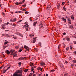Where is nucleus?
Masks as SVG:
<instances>
[{"mask_svg": "<svg viewBox=\"0 0 76 76\" xmlns=\"http://www.w3.org/2000/svg\"><path fill=\"white\" fill-rule=\"evenodd\" d=\"M22 74V70H18L16 73L14 74L13 76H21Z\"/></svg>", "mask_w": 76, "mask_h": 76, "instance_id": "f257e3e1", "label": "nucleus"}, {"mask_svg": "<svg viewBox=\"0 0 76 76\" xmlns=\"http://www.w3.org/2000/svg\"><path fill=\"white\" fill-rule=\"evenodd\" d=\"M28 23V22H26L24 23V24L26 25L24 26H23L24 28H26V31L28 30V26H29V25L28 24H27Z\"/></svg>", "mask_w": 76, "mask_h": 76, "instance_id": "f03ea898", "label": "nucleus"}, {"mask_svg": "<svg viewBox=\"0 0 76 76\" xmlns=\"http://www.w3.org/2000/svg\"><path fill=\"white\" fill-rule=\"evenodd\" d=\"M24 48L25 49H26L25 50V51H29V47H28V46L26 45H25L24 46Z\"/></svg>", "mask_w": 76, "mask_h": 76, "instance_id": "7ed1b4c3", "label": "nucleus"}, {"mask_svg": "<svg viewBox=\"0 0 76 76\" xmlns=\"http://www.w3.org/2000/svg\"><path fill=\"white\" fill-rule=\"evenodd\" d=\"M15 34L16 35H19V36H21V37H23V35L20 33L19 32H16L15 33Z\"/></svg>", "mask_w": 76, "mask_h": 76, "instance_id": "20e7f679", "label": "nucleus"}, {"mask_svg": "<svg viewBox=\"0 0 76 76\" xmlns=\"http://www.w3.org/2000/svg\"><path fill=\"white\" fill-rule=\"evenodd\" d=\"M11 20H12V22H16V18H15L14 19H13L12 20V19H11Z\"/></svg>", "mask_w": 76, "mask_h": 76, "instance_id": "39448f33", "label": "nucleus"}, {"mask_svg": "<svg viewBox=\"0 0 76 76\" xmlns=\"http://www.w3.org/2000/svg\"><path fill=\"white\" fill-rule=\"evenodd\" d=\"M12 37L13 38H14V39H17V38H18V37L16 36L15 35H13L12 36Z\"/></svg>", "mask_w": 76, "mask_h": 76, "instance_id": "423d86ee", "label": "nucleus"}, {"mask_svg": "<svg viewBox=\"0 0 76 76\" xmlns=\"http://www.w3.org/2000/svg\"><path fill=\"white\" fill-rule=\"evenodd\" d=\"M6 53H7V54H10V51L8 50H6L5 51Z\"/></svg>", "mask_w": 76, "mask_h": 76, "instance_id": "0eeeda50", "label": "nucleus"}, {"mask_svg": "<svg viewBox=\"0 0 76 76\" xmlns=\"http://www.w3.org/2000/svg\"><path fill=\"white\" fill-rule=\"evenodd\" d=\"M40 64L42 66H45V63H44V62H41Z\"/></svg>", "mask_w": 76, "mask_h": 76, "instance_id": "6e6552de", "label": "nucleus"}, {"mask_svg": "<svg viewBox=\"0 0 76 76\" xmlns=\"http://www.w3.org/2000/svg\"><path fill=\"white\" fill-rule=\"evenodd\" d=\"M34 39V40L32 42V43H35L36 41V37H34L33 38Z\"/></svg>", "mask_w": 76, "mask_h": 76, "instance_id": "1a4fd4ad", "label": "nucleus"}, {"mask_svg": "<svg viewBox=\"0 0 76 76\" xmlns=\"http://www.w3.org/2000/svg\"><path fill=\"white\" fill-rule=\"evenodd\" d=\"M68 22L69 24H71V20L70 18H68Z\"/></svg>", "mask_w": 76, "mask_h": 76, "instance_id": "9d476101", "label": "nucleus"}, {"mask_svg": "<svg viewBox=\"0 0 76 76\" xmlns=\"http://www.w3.org/2000/svg\"><path fill=\"white\" fill-rule=\"evenodd\" d=\"M9 43V42L7 41V40H5V42H4V45H6V44H7Z\"/></svg>", "mask_w": 76, "mask_h": 76, "instance_id": "9b49d317", "label": "nucleus"}, {"mask_svg": "<svg viewBox=\"0 0 76 76\" xmlns=\"http://www.w3.org/2000/svg\"><path fill=\"white\" fill-rule=\"evenodd\" d=\"M70 38H68V37H66V39L68 41H70Z\"/></svg>", "mask_w": 76, "mask_h": 76, "instance_id": "f8f14e48", "label": "nucleus"}, {"mask_svg": "<svg viewBox=\"0 0 76 76\" xmlns=\"http://www.w3.org/2000/svg\"><path fill=\"white\" fill-rule=\"evenodd\" d=\"M37 70H41V71H42V69L40 67H38L37 68Z\"/></svg>", "mask_w": 76, "mask_h": 76, "instance_id": "ddd939ff", "label": "nucleus"}, {"mask_svg": "<svg viewBox=\"0 0 76 76\" xmlns=\"http://www.w3.org/2000/svg\"><path fill=\"white\" fill-rule=\"evenodd\" d=\"M50 7H51V5H48V6L47 9H50Z\"/></svg>", "mask_w": 76, "mask_h": 76, "instance_id": "4468645a", "label": "nucleus"}, {"mask_svg": "<svg viewBox=\"0 0 76 76\" xmlns=\"http://www.w3.org/2000/svg\"><path fill=\"white\" fill-rule=\"evenodd\" d=\"M6 28V27H5V26H3L2 27L1 29H4Z\"/></svg>", "mask_w": 76, "mask_h": 76, "instance_id": "2eb2a0df", "label": "nucleus"}, {"mask_svg": "<svg viewBox=\"0 0 76 76\" xmlns=\"http://www.w3.org/2000/svg\"><path fill=\"white\" fill-rule=\"evenodd\" d=\"M37 22H34L33 23L34 26H35V25H37Z\"/></svg>", "mask_w": 76, "mask_h": 76, "instance_id": "dca6fc26", "label": "nucleus"}, {"mask_svg": "<svg viewBox=\"0 0 76 76\" xmlns=\"http://www.w3.org/2000/svg\"><path fill=\"white\" fill-rule=\"evenodd\" d=\"M40 25V28H42L43 27V25H42V23H40L39 25Z\"/></svg>", "mask_w": 76, "mask_h": 76, "instance_id": "f3484780", "label": "nucleus"}, {"mask_svg": "<svg viewBox=\"0 0 76 76\" xmlns=\"http://www.w3.org/2000/svg\"><path fill=\"white\" fill-rule=\"evenodd\" d=\"M5 37L7 38H8L10 37V36H9L8 34H6L5 35Z\"/></svg>", "mask_w": 76, "mask_h": 76, "instance_id": "a211bd4d", "label": "nucleus"}, {"mask_svg": "<svg viewBox=\"0 0 76 76\" xmlns=\"http://www.w3.org/2000/svg\"><path fill=\"white\" fill-rule=\"evenodd\" d=\"M30 66H34V64L32 62H31L30 64Z\"/></svg>", "mask_w": 76, "mask_h": 76, "instance_id": "6ab92c4d", "label": "nucleus"}, {"mask_svg": "<svg viewBox=\"0 0 76 76\" xmlns=\"http://www.w3.org/2000/svg\"><path fill=\"white\" fill-rule=\"evenodd\" d=\"M69 26H70V28H71V29H73V25H71L70 26V25L69 24Z\"/></svg>", "mask_w": 76, "mask_h": 76, "instance_id": "aec40b11", "label": "nucleus"}, {"mask_svg": "<svg viewBox=\"0 0 76 76\" xmlns=\"http://www.w3.org/2000/svg\"><path fill=\"white\" fill-rule=\"evenodd\" d=\"M23 12H26V9H23V10H22Z\"/></svg>", "mask_w": 76, "mask_h": 76, "instance_id": "412c9836", "label": "nucleus"}, {"mask_svg": "<svg viewBox=\"0 0 76 76\" xmlns=\"http://www.w3.org/2000/svg\"><path fill=\"white\" fill-rule=\"evenodd\" d=\"M28 70L27 69H26L25 70H24V72H25V73H26V72H28Z\"/></svg>", "mask_w": 76, "mask_h": 76, "instance_id": "4be33fe9", "label": "nucleus"}, {"mask_svg": "<svg viewBox=\"0 0 76 76\" xmlns=\"http://www.w3.org/2000/svg\"><path fill=\"white\" fill-rule=\"evenodd\" d=\"M6 71H7V70H4L3 71V73H6Z\"/></svg>", "mask_w": 76, "mask_h": 76, "instance_id": "5701e85b", "label": "nucleus"}, {"mask_svg": "<svg viewBox=\"0 0 76 76\" xmlns=\"http://www.w3.org/2000/svg\"><path fill=\"white\" fill-rule=\"evenodd\" d=\"M12 26H16V25H15V23L12 24Z\"/></svg>", "mask_w": 76, "mask_h": 76, "instance_id": "b1692460", "label": "nucleus"}, {"mask_svg": "<svg viewBox=\"0 0 76 76\" xmlns=\"http://www.w3.org/2000/svg\"><path fill=\"white\" fill-rule=\"evenodd\" d=\"M34 68L33 67H31V72H33V71H34Z\"/></svg>", "mask_w": 76, "mask_h": 76, "instance_id": "393cba45", "label": "nucleus"}, {"mask_svg": "<svg viewBox=\"0 0 76 76\" xmlns=\"http://www.w3.org/2000/svg\"><path fill=\"white\" fill-rule=\"evenodd\" d=\"M73 63H76V60H74L73 61H72Z\"/></svg>", "mask_w": 76, "mask_h": 76, "instance_id": "a878e982", "label": "nucleus"}, {"mask_svg": "<svg viewBox=\"0 0 76 76\" xmlns=\"http://www.w3.org/2000/svg\"><path fill=\"white\" fill-rule=\"evenodd\" d=\"M29 13V12L28 11H26L25 12V14L26 15H27V14H28Z\"/></svg>", "mask_w": 76, "mask_h": 76, "instance_id": "bb28decb", "label": "nucleus"}, {"mask_svg": "<svg viewBox=\"0 0 76 76\" xmlns=\"http://www.w3.org/2000/svg\"><path fill=\"white\" fill-rule=\"evenodd\" d=\"M60 4H58L57 6V7H58V9H59V8L60 7Z\"/></svg>", "mask_w": 76, "mask_h": 76, "instance_id": "cd10ccee", "label": "nucleus"}, {"mask_svg": "<svg viewBox=\"0 0 76 76\" xmlns=\"http://www.w3.org/2000/svg\"><path fill=\"white\" fill-rule=\"evenodd\" d=\"M63 9H64V10L65 11H66V7H63Z\"/></svg>", "mask_w": 76, "mask_h": 76, "instance_id": "c85d7f7f", "label": "nucleus"}, {"mask_svg": "<svg viewBox=\"0 0 76 76\" xmlns=\"http://www.w3.org/2000/svg\"><path fill=\"white\" fill-rule=\"evenodd\" d=\"M18 55L17 54H15L13 56V57H17Z\"/></svg>", "mask_w": 76, "mask_h": 76, "instance_id": "c756f323", "label": "nucleus"}, {"mask_svg": "<svg viewBox=\"0 0 76 76\" xmlns=\"http://www.w3.org/2000/svg\"><path fill=\"white\" fill-rule=\"evenodd\" d=\"M71 18L72 19H74V17L73 16H71Z\"/></svg>", "mask_w": 76, "mask_h": 76, "instance_id": "7c9ffc66", "label": "nucleus"}, {"mask_svg": "<svg viewBox=\"0 0 76 76\" xmlns=\"http://www.w3.org/2000/svg\"><path fill=\"white\" fill-rule=\"evenodd\" d=\"M22 64L21 63V62H20L19 63H18V64H19V66H21Z\"/></svg>", "mask_w": 76, "mask_h": 76, "instance_id": "2f4dec72", "label": "nucleus"}, {"mask_svg": "<svg viewBox=\"0 0 76 76\" xmlns=\"http://www.w3.org/2000/svg\"><path fill=\"white\" fill-rule=\"evenodd\" d=\"M19 13H23V12L22 11H19Z\"/></svg>", "mask_w": 76, "mask_h": 76, "instance_id": "473e14b6", "label": "nucleus"}, {"mask_svg": "<svg viewBox=\"0 0 76 76\" xmlns=\"http://www.w3.org/2000/svg\"><path fill=\"white\" fill-rule=\"evenodd\" d=\"M15 48H16V49L18 50V48H19V46H15Z\"/></svg>", "mask_w": 76, "mask_h": 76, "instance_id": "72a5a7b5", "label": "nucleus"}, {"mask_svg": "<svg viewBox=\"0 0 76 76\" xmlns=\"http://www.w3.org/2000/svg\"><path fill=\"white\" fill-rule=\"evenodd\" d=\"M3 20V19L0 18V22H1L2 20Z\"/></svg>", "mask_w": 76, "mask_h": 76, "instance_id": "f704fd0d", "label": "nucleus"}, {"mask_svg": "<svg viewBox=\"0 0 76 76\" xmlns=\"http://www.w3.org/2000/svg\"><path fill=\"white\" fill-rule=\"evenodd\" d=\"M54 70L52 69L50 71V72H54Z\"/></svg>", "mask_w": 76, "mask_h": 76, "instance_id": "c9c22d12", "label": "nucleus"}, {"mask_svg": "<svg viewBox=\"0 0 76 76\" xmlns=\"http://www.w3.org/2000/svg\"><path fill=\"white\" fill-rule=\"evenodd\" d=\"M22 22V20H20L17 22V23H19V22Z\"/></svg>", "mask_w": 76, "mask_h": 76, "instance_id": "e433bc0d", "label": "nucleus"}, {"mask_svg": "<svg viewBox=\"0 0 76 76\" xmlns=\"http://www.w3.org/2000/svg\"><path fill=\"white\" fill-rule=\"evenodd\" d=\"M11 55H12V56H14L15 55V53H11Z\"/></svg>", "mask_w": 76, "mask_h": 76, "instance_id": "4c0bfd02", "label": "nucleus"}, {"mask_svg": "<svg viewBox=\"0 0 76 76\" xmlns=\"http://www.w3.org/2000/svg\"><path fill=\"white\" fill-rule=\"evenodd\" d=\"M19 4V3L18 2H16V3H15V4H17V5H18V4Z\"/></svg>", "mask_w": 76, "mask_h": 76, "instance_id": "58836bf2", "label": "nucleus"}, {"mask_svg": "<svg viewBox=\"0 0 76 76\" xmlns=\"http://www.w3.org/2000/svg\"><path fill=\"white\" fill-rule=\"evenodd\" d=\"M2 15H5V14H4V12H2Z\"/></svg>", "mask_w": 76, "mask_h": 76, "instance_id": "ea45409f", "label": "nucleus"}, {"mask_svg": "<svg viewBox=\"0 0 76 76\" xmlns=\"http://www.w3.org/2000/svg\"><path fill=\"white\" fill-rule=\"evenodd\" d=\"M24 59V58L23 57H21V60H23Z\"/></svg>", "mask_w": 76, "mask_h": 76, "instance_id": "a19ab883", "label": "nucleus"}, {"mask_svg": "<svg viewBox=\"0 0 76 76\" xmlns=\"http://www.w3.org/2000/svg\"><path fill=\"white\" fill-rule=\"evenodd\" d=\"M15 51V50H12V53H13Z\"/></svg>", "mask_w": 76, "mask_h": 76, "instance_id": "79ce46f5", "label": "nucleus"}, {"mask_svg": "<svg viewBox=\"0 0 76 76\" xmlns=\"http://www.w3.org/2000/svg\"><path fill=\"white\" fill-rule=\"evenodd\" d=\"M22 51V49H20L18 50V51L19 52H21V51Z\"/></svg>", "mask_w": 76, "mask_h": 76, "instance_id": "37998d69", "label": "nucleus"}, {"mask_svg": "<svg viewBox=\"0 0 76 76\" xmlns=\"http://www.w3.org/2000/svg\"><path fill=\"white\" fill-rule=\"evenodd\" d=\"M25 0H22V2L23 3H24L25 2Z\"/></svg>", "mask_w": 76, "mask_h": 76, "instance_id": "c03bdc74", "label": "nucleus"}, {"mask_svg": "<svg viewBox=\"0 0 76 76\" xmlns=\"http://www.w3.org/2000/svg\"><path fill=\"white\" fill-rule=\"evenodd\" d=\"M64 3H65L64 2H63L62 3V6H63V5H64Z\"/></svg>", "mask_w": 76, "mask_h": 76, "instance_id": "a18cd8bd", "label": "nucleus"}, {"mask_svg": "<svg viewBox=\"0 0 76 76\" xmlns=\"http://www.w3.org/2000/svg\"><path fill=\"white\" fill-rule=\"evenodd\" d=\"M10 67L9 66V67L8 68H7V69H6V70H9V69H10Z\"/></svg>", "mask_w": 76, "mask_h": 76, "instance_id": "49530a36", "label": "nucleus"}, {"mask_svg": "<svg viewBox=\"0 0 76 76\" xmlns=\"http://www.w3.org/2000/svg\"><path fill=\"white\" fill-rule=\"evenodd\" d=\"M69 59L70 60H72V58H71V57H70L69 58Z\"/></svg>", "mask_w": 76, "mask_h": 76, "instance_id": "de8ad7c7", "label": "nucleus"}, {"mask_svg": "<svg viewBox=\"0 0 76 76\" xmlns=\"http://www.w3.org/2000/svg\"><path fill=\"white\" fill-rule=\"evenodd\" d=\"M63 20L64 21V22H66V19H64Z\"/></svg>", "mask_w": 76, "mask_h": 76, "instance_id": "09e8293b", "label": "nucleus"}, {"mask_svg": "<svg viewBox=\"0 0 76 76\" xmlns=\"http://www.w3.org/2000/svg\"><path fill=\"white\" fill-rule=\"evenodd\" d=\"M43 76H48V74H46V76H45V75L44 74V75Z\"/></svg>", "mask_w": 76, "mask_h": 76, "instance_id": "8fccbe9b", "label": "nucleus"}, {"mask_svg": "<svg viewBox=\"0 0 76 76\" xmlns=\"http://www.w3.org/2000/svg\"><path fill=\"white\" fill-rule=\"evenodd\" d=\"M69 47H70V49H72V48H72V47L71 45H70Z\"/></svg>", "mask_w": 76, "mask_h": 76, "instance_id": "3c124183", "label": "nucleus"}, {"mask_svg": "<svg viewBox=\"0 0 76 76\" xmlns=\"http://www.w3.org/2000/svg\"><path fill=\"white\" fill-rule=\"evenodd\" d=\"M12 50H11L10 51V53H12Z\"/></svg>", "mask_w": 76, "mask_h": 76, "instance_id": "603ef678", "label": "nucleus"}, {"mask_svg": "<svg viewBox=\"0 0 76 76\" xmlns=\"http://www.w3.org/2000/svg\"><path fill=\"white\" fill-rule=\"evenodd\" d=\"M39 45H40V46H41V42H39Z\"/></svg>", "mask_w": 76, "mask_h": 76, "instance_id": "864d4df0", "label": "nucleus"}, {"mask_svg": "<svg viewBox=\"0 0 76 76\" xmlns=\"http://www.w3.org/2000/svg\"><path fill=\"white\" fill-rule=\"evenodd\" d=\"M69 50V48H66V50Z\"/></svg>", "mask_w": 76, "mask_h": 76, "instance_id": "5fc2aeb1", "label": "nucleus"}, {"mask_svg": "<svg viewBox=\"0 0 76 76\" xmlns=\"http://www.w3.org/2000/svg\"><path fill=\"white\" fill-rule=\"evenodd\" d=\"M64 76H67V74H64Z\"/></svg>", "mask_w": 76, "mask_h": 76, "instance_id": "6e6d98bb", "label": "nucleus"}, {"mask_svg": "<svg viewBox=\"0 0 76 76\" xmlns=\"http://www.w3.org/2000/svg\"><path fill=\"white\" fill-rule=\"evenodd\" d=\"M66 33H65V32L63 34L64 35H66Z\"/></svg>", "mask_w": 76, "mask_h": 76, "instance_id": "4d7b16f0", "label": "nucleus"}, {"mask_svg": "<svg viewBox=\"0 0 76 76\" xmlns=\"http://www.w3.org/2000/svg\"><path fill=\"white\" fill-rule=\"evenodd\" d=\"M74 44H76V41H74Z\"/></svg>", "mask_w": 76, "mask_h": 76, "instance_id": "13d9d810", "label": "nucleus"}, {"mask_svg": "<svg viewBox=\"0 0 76 76\" xmlns=\"http://www.w3.org/2000/svg\"><path fill=\"white\" fill-rule=\"evenodd\" d=\"M23 7H26V5L25 4V5H23Z\"/></svg>", "mask_w": 76, "mask_h": 76, "instance_id": "bf43d9fd", "label": "nucleus"}, {"mask_svg": "<svg viewBox=\"0 0 76 76\" xmlns=\"http://www.w3.org/2000/svg\"><path fill=\"white\" fill-rule=\"evenodd\" d=\"M15 13H19V12L17 11V12H15Z\"/></svg>", "mask_w": 76, "mask_h": 76, "instance_id": "052dcab7", "label": "nucleus"}, {"mask_svg": "<svg viewBox=\"0 0 76 76\" xmlns=\"http://www.w3.org/2000/svg\"><path fill=\"white\" fill-rule=\"evenodd\" d=\"M5 48H6V47L5 46L3 47V49L4 50V49H5Z\"/></svg>", "mask_w": 76, "mask_h": 76, "instance_id": "680f3d73", "label": "nucleus"}, {"mask_svg": "<svg viewBox=\"0 0 76 76\" xmlns=\"http://www.w3.org/2000/svg\"><path fill=\"white\" fill-rule=\"evenodd\" d=\"M4 35H5L4 34H2V37H3V36H4Z\"/></svg>", "mask_w": 76, "mask_h": 76, "instance_id": "e2e57ef3", "label": "nucleus"}, {"mask_svg": "<svg viewBox=\"0 0 76 76\" xmlns=\"http://www.w3.org/2000/svg\"><path fill=\"white\" fill-rule=\"evenodd\" d=\"M64 18L63 17V18H61V19H62V20H64Z\"/></svg>", "mask_w": 76, "mask_h": 76, "instance_id": "0e129e2a", "label": "nucleus"}, {"mask_svg": "<svg viewBox=\"0 0 76 76\" xmlns=\"http://www.w3.org/2000/svg\"><path fill=\"white\" fill-rule=\"evenodd\" d=\"M71 66H74V65L73 64H72Z\"/></svg>", "mask_w": 76, "mask_h": 76, "instance_id": "69168bd1", "label": "nucleus"}, {"mask_svg": "<svg viewBox=\"0 0 76 76\" xmlns=\"http://www.w3.org/2000/svg\"><path fill=\"white\" fill-rule=\"evenodd\" d=\"M41 75V74H39L38 76H40Z\"/></svg>", "mask_w": 76, "mask_h": 76, "instance_id": "338daca9", "label": "nucleus"}, {"mask_svg": "<svg viewBox=\"0 0 76 76\" xmlns=\"http://www.w3.org/2000/svg\"><path fill=\"white\" fill-rule=\"evenodd\" d=\"M23 3L22 2H20V4H22Z\"/></svg>", "mask_w": 76, "mask_h": 76, "instance_id": "774afa93", "label": "nucleus"}]
</instances>
